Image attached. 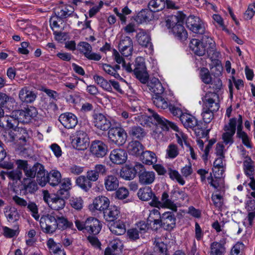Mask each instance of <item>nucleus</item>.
<instances>
[{"label": "nucleus", "instance_id": "f257e3e1", "mask_svg": "<svg viewBox=\"0 0 255 255\" xmlns=\"http://www.w3.org/2000/svg\"><path fill=\"white\" fill-rule=\"evenodd\" d=\"M75 224L78 230L94 235L98 234L102 227L101 222L92 217L87 218L85 221L76 220Z\"/></svg>", "mask_w": 255, "mask_h": 255}, {"label": "nucleus", "instance_id": "f03ea898", "mask_svg": "<svg viewBox=\"0 0 255 255\" xmlns=\"http://www.w3.org/2000/svg\"><path fill=\"white\" fill-rule=\"evenodd\" d=\"M168 28H171L173 34L179 39L184 40L187 38L188 34L183 25V22L179 21L177 16L172 17L166 21Z\"/></svg>", "mask_w": 255, "mask_h": 255}, {"label": "nucleus", "instance_id": "7ed1b4c3", "mask_svg": "<svg viewBox=\"0 0 255 255\" xmlns=\"http://www.w3.org/2000/svg\"><path fill=\"white\" fill-rule=\"evenodd\" d=\"M134 68L132 69L136 78L142 84H146L148 79L149 75L146 70L144 59L142 57H137L135 60Z\"/></svg>", "mask_w": 255, "mask_h": 255}, {"label": "nucleus", "instance_id": "20e7f679", "mask_svg": "<svg viewBox=\"0 0 255 255\" xmlns=\"http://www.w3.org/2000/svg\"><path fill=\"white\" fill-rule=\"evenodd\" d=\"M36 109L32 106L25 108L24 110H15L12 112L14 119L19 123H28L31 120L37 115Z\"/></svg>", "mask_w": 255, "mask_h": 255}, {"label": "nucleus", "instance_id": "39448f33", "mask_svg": "<svg viewBox=\"0 0 255 255\" xmlns=\"http://www.w3.org/2000/svg\"><path fill=\"white\" fill-rule=\"evenodd\" d=\"M108 135L110 142L118 145L124 144L126 141L127 132L122 127L110 128Z\"/></svg>", "mask_w": 255, "mask_h": 255}, {"label": "nucleus", "instance_id": "423d86ee", "mask_svg": "<svg viewBox=\"0 0 255 255\" xmlns=\"http://www.w3.org/2000/svg\"><path fill=\"white\" fill-rule=\"evenodd\" d=\"M39 223L41 230L46 234H52L55 232V212L50 214L43 215L39 220Z\"/></svg>", "mask_w": 255, "mask_h": 255}, {"label": "nucleus", "instance_id": "0eeeda50", "mask_svg": "<svg viewBox=\"0 0 255 255\" xmlns=\"http://www.w3.org/2000/svg\"><path fill=\"white\" fill-rule=\"evenodd\" d=\"M204 104L203 109L209 111L217 112L220 108L219 95L216 92H208L202 98Z\"/></svg>", "mask_w": 255, "mask_h": 255}, {"label": "nucleus", "instance_id": "6e6552de", "mask_svg": "<svg viewBox=\"0 0 255 255\" xmlns=\"http://www.w3.org/2000/svg\"><path fill=\"white\" fill-rule=\"evenodd\" d=\"M17 163L18 166L21 169L23 170L26 178L33 179L39 171H41V169L43 166L39 163H36L32 166H29L28 162L26 160H17Z\"/></svg>", "mask_w": 255, "mask_h": 255}, {"label": "nucleus", "instance_id": "1a4fd4ad", "mask_svg": "<svg viewBox=\"0 0 255 255\" xmlns=\"http://www.w3.org/2000/svg\"><path fill=\"white\" fill-rule=\"evenodd\" d=\"M186 25L193 32L203 34L205 31L204 22L198 16L190 15L187 19Z\"/></svg>", "mask_w": 255, "mask_h": 255}, {"label": "nucleus", "instance_id": "9d476101", "mask_svg": "<svg viewBox=\"0 0 255 255\" xmlns=\"http://www.w3.org/2000/svg\"><path fill=\"white\" fill-rule=\"evenodd\" d=\"M93 123L95 127L102 131H107L111 127L110 120L101 113H96L93 115Z\"/></svg>", "mask_w": 255, "mask_h": 255}, {"label": "nucleus", "instance_id": "9b49d317", "mask_svg": "<svg viewBox=\"0 0 255 255\" xmlns=\"http://www.w3.org/2000/svg\"><path fill=\"white\" fill-rule=\"evenodd\" d=\"M237 121L235 118L230 120L229 123L225 126L226 132L223 134L222 138L225 144H231L233 143V135L235 134L236 129Z\"/></svg>", "mask_w": 255, "mask_h": 255}, {"label": "nucleus", "instance_id": "f8f14e48", "mask_svg": "<svg viewBox=\"0 0 255 255\" xmlns=\"http://www.w3.org/2000/svg\"><path fill=\"white\" fill-rule=\"evenodd\" d=\"M72 142L77 149L84 150L89 145V138L85 132L82 130L77 131Z\"/></svg>", "mask_w": 255, "mask_h": 255}, {"label": "nucleus", "instance_id": "ddd939ff", "mask_svg": "<svg viewBox=\"0 0 255 255\" xmlns=\"http://www.w3.org/2000/svg\"><path fill=\"white\" fill-rule=\"evenodd\" d=\"M119 48L123 56L128 57L131 55L133 51V42L131 38L128 36L122 35L119 44Z\"/></svg>", "mask_w": 255, "mask_h": 255}, {"label": "nucleus", "instance_id": "4468645a", "mask_svg": "<svg viewBox=\"0 0 255 255\" xmlns=\"http://www.w3.org/2000/svg\"><path fill=\"white\" fill-rule=\"evenodd\" d=\"M79 51L88 60L99 61L102 56L100 54L93 52L91 45L87 42H80L78 44Z\"/></svg>", "mask_w": 255, "mask_h": 255}, {"label": "nucleus", "instance_id": "2eb2a0df", "mask_svg": "<svg viewBox=\"0 0 255 255\" xmlns=\"http://www.w3.org/2000/svg\"><path fill=\"white\" fill-rule=\"evenodd\" d=\"M142 167V164L136 162L134 166L127 165L125 168L120 172L121 176L124 179L130 180L133 179L136 173H138L140 168Z\"/></svg>", "mask_w": 255, "mask_h": 255}, {"label": "nucleus", "instance_id": "dca6fc26", "mask_svg": "<svg viewBox=\"0 0 255 255\" xmlns=\"http://www.w3.org/2000/svg\"><path fill=\"white\" fill-rule=\"evenodd\" d=\"M59 121L66 128H74L78 124L77 117L72 113L66 112L59 117Z\"/></svg>", "mask_w": 255, "mask_h": 255}, {"label": "nucleus", "instance_id": "f3484780", "mask_svg": "<svg viewBox=\"0 0 255 255\" xmlns=\"http://www.w3.org/2000/svg\"><path fill=\"white\" fill-rule=\"evenodd\" d=\"M149 112L152 114V116L157 122L159 126L164 130H168L170 128L175 131L178 130V127L173 123H172L165 118L160 117L157 113H155L152 110L148 109Z\"/></svg>", "mask_w": 255, "mask_h": 255}, {"label": "nucleus", "instance_id": "a211bd4d", "mask_svg": "<svg viewBox=\"0 0 255 255\" xmlns=\"http://www.w3.org/2000/svg\"><path fill=\"white\" fill-rule=\"evenodd\" d=\"M139 182L142 185H149L155 180V173L152 171L146 170L143 165L138 172Z\"/></svg>", "mask_w": 255, "mask_h": 255}, {"label": "nucleus", "instance_id": "6ab92c4d", "mask_svg": "<svg viewBox=\"0 0 255 255\" xmlns=\"http://www.w3.org/2000/svg\"><path fill=\"white\" fill-rule=\"evenodd\" d=\"M91 152L97 157H103L108 151L107 145L101 140H95L91 145Z\"/></svg>", "mask_w": 255, "mask_h": 255}, {"label": "nucleus", "instance_id": "aec40b11", "mask_svg": "<svg viewBox=\"0 0 255 255\" xmlns=\"http://www.w3.org/2000/svg\"><path fill=\"white\" fill-rule=\"evenodd\" d=\"M107 169L105 165L103 164H96L93 169L89 170L87 172L86 177L90 182H95L99 177V175H105Z\"/></svg>", "mask_w": 255, "mask_h": 255}, {"label": "nucleus", "instance_id": "412c9836", "mask_svg": "<svg viewBox=\"0 0 255 255\" xmlns=\"http://www.w3.org/2000/svg\"><path fill=\"white\" fill-rule=\"evenodd\" d=\"M127 153L124 149H115L111 151L110 159L112 163L116 164H123L127 160Z\"/></svg>", "mask_w": 255, "mask_h": 255}, {"label": "nucleus", "instance_id": "4be33fe9", "mask_svg": "<svg viewBox=\"0 0 255 255\" xmlns=\"http://www.w3.org/2000/svg\"><path fill=\"white\" fill-rule=\"evenodd\" d=\"M136 38L139 44L142 47L147 48L149 50L153 49L150 36L146 31L140 29L136 35Z\"/></svg>", "mask_w": 255, "mask_h": 255}, {"label": "nucleus", "instance_id": "5701e85b", "mask_svg": "<svg viewBox=\"0 0 255 255\" xmlns=\"http://www.w3.org/2000/svg\"><path fill=\"white\" fill-rule=\"evenodd\" d=\"M55 216L56 221L55 231L57 229L64 230L67 228H71L73 226V223L69 221L62 213L55 212Z\"/></svg>", "mask_w": 255, "mask_h": 255}, {"label": "nucleus", "instance_id": "b1692460", "mask_svg": "<svg viewBox=\"0 0 255 255\" xmlns=\"http://www.w3.org/2000/svg\"><path fill=\"white\" fill-rule=\"evenodd\" d=\"M0 127L4 128L12 129L16 130L17 128V122L14 119V116H0Z\"/></svg>", "mask_w": 255, "mask_h": 255}, {"label": "nucleus", "instance_id": "393cba45", "mask_svg": "<svg viewBox=\"0 0 255 255\" xmlns=\"http://www.w3.org/2000/svg\"><path fill=\"white\" fill-rule=\"evenodd\" d=\"M162 227L166 230L172 229L175 225L176 218L174 214L171 212H165L161 217Z\"/></svg>", "mask_w": 255, "mask_h": 255}, {"label": "nucleus", "instance_id": "a878e982", "mask_svg": "<svg viewBox=\"0 0 255 255\" xmlns=\"http://www.w3.org/2000/svg\"><path fill=\"white\" fill-rule=\"evenodd\" d=\"M202 42L204 45H205L209 56L213 55L212 58L218 56L219 53L216 51L215 42L211 37L207 35L203 36Z\"/></svg>", "mask_w": 255, "mask_h": 255}, {"label": "nucleus", "instance_id": "bb28decb", "mask_svg": "<svg viewBox=\"0 0 255 255\" xmlns=\"http://www.w3.org/2000/svg\"><path fill=\"white\" fill-rule=\"evenodd\" d=\"M147 86L150 92L154 93L155 95H160L163 94L164 88L157 78H153L149 82L147 81Z\"/></svg>", "mask_w": 255, "mask_h": 255}, {"label": "nucleus", "instance_id": "cd10ccee", "mask_svg": "<svg viewBox=\"0 0 255 255\" xmlns=\"http://www.w3.org/2000/svg\"><path fill=\"white\" fill-rule=\"evenodd\" d=\"M189 47L192 51L198 56H203L207 51L205 45L197 39H192L190 41Z\"/></svg>", "mask_w": 255, "mask_h": 255}, {"label": "nucleus", "instance_id": "c85d7f7f", "mask_svg": "<svg viewBox=\"0 0 255 255\" xmlns=\"http://www.w3.org/2000/svg\"><path fill=\"white\" fill-rule=\"evenodd\" d=\"M109 199L104 196H99L96 197L93 203L94 209L101 211H105L109 207Z\"/></svg>", "mask_w": 255, "mask_h": 255}, {"label": "nucleus", "instance_id": "c756f323", "mask_svg": "<svg viewBox=\"0 0 255 255\" xmlns=\"http://www.w3.org/2000/svg\"><path fill=\"white\" fill-rule=\"evenodd\" d=\"M22 189L24 191L25 193L32 194L38 190L37 182L32 179L24 178L22 182Z\"/></svg>", "mask_w": 255, "mask_h": 255}, {"label": "nucleus", "instance_id": "7c9ffc66", "mask_svg": "<svg viewBox=\"0 0 255 255\" xmlns=\"http://www.w3.org/2000/svg\"><path fill=\"white\" fill-rule=\"evenodd\" d=\"M180 120L185 128H193L198 126L197 120L192 115L184 113Z\"/></svg>", "mask_w": 255, "mask_h": 255}, {"label": "nucleus", "instance_id": "2f4dec72", "mask_svg": "<svg viewBox=\"0 0 255 255\" xmlns=\"http://www.w3.org/2000/svg\"><path fill=\"white\" fill-rule=\"evenodd\" d=\"M104 185L107 190L113 191L119 187V180L115 175H108L104 179Z\"/></svg>", "mask_w": 255, "mask_h": 255}, {"label": "nucleus", "instance_id": "473e14b6", "mask_svg": "<svg viewBox=\"0 0 255 255\" xmlns=\"http://www.w3.org/2000/svg\"><path fill=\"white\" fill-rule=\"evenodd\" d=\"M120 213V210L117 206H111L109 208H108L106 209V211H104V218L107 221L113 222L118 219Z\"/></svg>", "mask_w": 255, "mask_h": 255}, {"label": "nucleus", "instance_id": "72a5a7b5", "mask_svg": "<svg viewBox=\"0 0 255 255\" xmlns=\"http://www.w3.org/2000/svg\"><path fill=\"white\" fill-rule=\"evenodd\" d=\"M143 146L138 141H130L128 146V150L130 154L139 156L143 151Z\"/></svg>", "mask_w": 255, "mask_h": 255}, {"label": "nucleus", "instance_id": "f704fd0d", "mask_svg": "<svg viewBox=\"0 0 255 255\" xmlns=\"http://www.w3.org/2000/svg\"><path fill=\"white\" fill-rule=\"evenodd\" d=\"M19 98L22 102L31 103L35 100L36 95L33 92L28 90L26 87H24L20 90Z\"/></svg>", "mask_w": 255, "mask_h": 255}, {"label": "nucleus", "instance_id": "c9c22d12", "mask_svg": "<svg viewBox=\"0 0 255 255\" xmlns=\"http://www.w3.org/2000/svg\"><path fill=\"white\" fill-rule=\"evenodd\" d=\"M140 159L143 162L147 165H151L155 163L157 161L156 156L155 154L150 151H143L140 155Z\"/></svg>", "mask_w": 255, "mask_h": 255}, {"label": "nucleus", "instance_id": "e433bc0d", "mask_svg": "<svg viewBox=\"0 0 255 255\" xmlns=\"http://www.w3.org/2000/svg\"><path fill=\"white\" fill-rule=\"evenodd\" d=\"M154 18L153 12L149 9L141 10L137 15L136 21L140 23L151 21Z\"/></svg>", "mask_w": 255, "mask_h": 255}, {"label": "nucleus", "instance_id": "4c0bfd02", "mask_svg": "<svg viewBox=\"0 0 255 255\" xmlns=\"http://www.w3.org/2000/svg\"><path fill=\"white\" fill-rule=\"evenodd\" d=\"M153 103L158 108L165 110L168 109L169 105H171L167 98L164 97L163 95H154L152 98Z\"/></svg>", "mask_w": 255, "mask_h": 255}, {"label": "nucleus", "instance_id": "58836bf2", "mask_svg": "<svg viewBox=\"0 0 255 255\" xmlns=\"http://www.w3.org/2000/svg\"><path fill=\"white\" fill-rule=\"evenodd\" d=\"M113 56L117 63L122 64L123 69L127 72L130 73L132 72V68L130 63L129 62L127 63L119 52L115 49L113 50Z\"/></svg>", "mask_w": 255, "mask_h": 255}, {"label": "nucleus", "instance_id": "ea45409f", "mask_svg": "<svg viewBox=\"0 0 255 255\" xmlns=\"http://www.w3.org/2000/svg\"><path fill=\"white\" fill-rule=\"evenodd\" d=\"M210 255H224L226 252L224 244L214 242L211 244Z\"/></svg>", "mask_w": 255, "mask_h": 255}, {"label": "nucleus", "instance_id": "a19ab883", "mask_svg": "<svg viewBox=\"0 0 255 255\" xmlns=\"http://www.w3.org/2000/svg\"><path fill=\"white\" fill-rule=\"evenodd\" d=\"M171 194L173 198L180 202L187 203L189 201V197L188 194L185 192V189L183 190L174 189L171 191Z\"/></svg>", "mask_w": 255, "mask_h": 255}, {"label": "nucleus", "instance_id": "79ce46f5", "mask_svg": "<svg viewBox=\"0 0 255 255\" xmlns=\"http://www.w3.org/2000/svg\"><path fill=\"white\" fill-rule=\"evenodd\" d=\"M74 8L73 6L68 5L56 10L55 13L57 18L62 19L70 16L74 13Z\"/></svg>", "mask_w": 255, "mask_h": 255}, {"label": "nucleus", "instance_id": "37998d69", "mask_svg": "<svg viewBox=\"0 0 255 255\" xmlns=\"http://www.w3.org/2000/svg\"><path fill=\"white\" fill-rule=\"evenodd\" d=\"M109 228L112 233L118 236L123 235L126 232L125 225L120 221L112 224Z\"/></svg>", "mask_w": 255, "mask_h": 255}, {"label": "nucleus", "instance_id": "c03bdc74", "mask_svg": "<svg viewBox=\"0 0 255 255\" xmlns=\"http://www.w3.org/2000/svg\"><path fill=\"white\" fill-rule=\"evenodd\" d=\"M48 183L53 186L58 185L61 181V175L57 170H52L48 174Z\"/></svg>", "mask_w": 255, "mask_h": 255}, {"label": "nucleus", "instance_id": "a18cd8bd", "mask_svg": "<svg viewBox=\"0 0 255 255\" xmlns=\"http://www.w3.org/2000/svg\"><path fill=\"white\" fill-rule=\"evenodd\" d=\"M153 195V192L149 187H145L140 188L137 192V196L139 199L142 201L150 200Z\"/></svg>", "mask_w": 255, "mask_h": 255}, {"label": "nucleus", "instance_id": "49530a36", "mask_svg": "<svg viewBox=\"0 0 255 255\" xmlns=\"http://www.w3.org/2000/svg\"><path fill=\"white\" fill-rule=\"evenodd\" d=\"M99 66L102 68L107 74L113 76L114 78L123 81L124 79L122 78L120 74L116 71V69L110 65L105 63H99Z\"/></svg>", "mask_w": 255, "mask_h": 255}, {"label": "nucleus", "instance_id": "de8ad7c7", "mask_svg": "<svg viewBox=\"0 0 255 255\" xmlns=\"http://www.w3.org/2000/svg\"><path fill=\"white\" fill-rule=\"evenodd\" d=\"M128 132L129 135L132 138L139 139L143 138L145 135L144 129L139 126H133L130 128Z\"/></svg>", "mask_w": 255, "mask_h": 255}, {"label": "nucleus", "instance_id": "09e8293b", "mask_svg": "<svg viewBox=\"0 0 255 255\" xmlns=\"http://www.w3.org/2000/svg\"><path fill=\"white\" fill-rule=\"evenodd\" d=\"M65 205V199L55 195L49 203V207L53 210H59L64 208Z\"/></svg>", "mask_w": 255, "mask_h": 255}, {"label": "nucleus", "instance_id": "8fccbe9b", "mask_svg": "<svg viewBox=\"0 0 255 255\" xmlns=\"http://www.w3.org/2000/svg\"><path fill=\"white\" fill-rule=\"evenodd\" d=\"M162 206H164L171 209L173 211H177V206L174 202L169 198V195L167 192H164L162 194L161 201Z\"/></svg>", "mask_w": 255, "mask_h": 255}, {"label": "nucleus", "instance_id": "3c124183", "mask_svg": "<svg viewBox=\"0 0 255 255\" xmlns=\"http://www.w3.org/2000/svg\"><path fill=\"white\" fill-rule=\"evenodd\" d=\"M165 6L164 0H151L148 4V8L153 12L162 10Z\"/></svg>", "mask_w": 255, "mask_h": 255}, {"label": "nucleus", "instance_id": "603ef678", "mask_svg": "<svg viewBox=\"0 0 255 255\" xmlns=\"http://www.w3.org/2000/svg\"><path fill=\"white\" fill-rule=\"evenodd\" d=\"M76 183L85 191H88L92 186V183L85 176H80L77 177L76 180Z\"/></svg>", "mask_w": 255, "mask_h": 255}, {"label": "nucleus", "instance_id": "864d4df0", "mask_svg": "<svg viewBox=\"0 0 255 255\" xmlns=\"http://www.w3.org/2000/svg\"><path fill=\"white\" fill-rule=\"evenodd\" d=\"M244 172L248 177L254 176L255 169L253 166V162L250 157H246L243 163Z\"/></svg>", "mask_w": 255, "mask_h": 255}, {"label": "nucleus", "instance_id": "5fc2aeb1", "mask_svg": "<svg viewBox=\"0 0 255 255\" xmlns=\"http://www.w3.org/2000/svg\"><path fill=\"white\" fill-rule=\"evenodd\" d=\"M179 153L177 145L171 143L168 145L166 149L165 157L166 158L173 159L176 157Z\"/></svg>", "mask_w": 255, "mask_h": 255}, {"label": "nucleus", "instance_id": "6e6d98bb", "mask_svg": "<svg viewBox=\"0 0 255 255\" xmlns=\"http://www.w3.org/2000/svg\"><path fill=\"white\" fill-rule=\"evenodd\" d=\"M46 245L50 254L64 250L62 249V245L59 243L55 242L52 238H50L47 240Z\"/></svg>", "mask_w": 255, "mask_h": 255}, {"label": "nucleus", "instance_id": "4d7b16f0", "mask_svg": "<svg viewBox=\"0 0 255 255\" xmlns=\"http://www.w3.org/2000/svg\"><path fill=\"white\" fill-rule=\"evenodd\" d=\"M154 252L157 255H170L167 249V245L162 242H155Z\"/></svg>", "mask_w": 255, "mask_h": 255}, {"label": "nucleus", "instance_id": "13d9d810", "mask_svg": "<svg viewBox=\"0 0 255 255\" xmlns=\"http://www.w3.org/2000/svg\"><path fill=\"white\" fill-rule=\"evenodd\" d=\"M5 216L7 221L12 223L17 221L19 217L17 210L14 207H11L6 211Z\"/></svg>", "mask_w": 255, "mask_h": 255}, {"label": "nucleus", "instance_id": "bf43d9fd", "mask_svg": "<svg viewBox=\"0 0 255 255\" xmlns=\"http://www.w3.org/2000/svg\"><path fill=\"white\" fill-rule=\"evenodd\" d=\"M167 173L172 180H176L181 185L185 184V181L177 170L171 167H168L167 168Z\"/></svg>", "mask_w": 255, "mask_h": 255}, {"label": "nucleus", "instance_id": "052dcab7", "mask_svg": "<svg viewBox=\"0 0 255 255\" xmlns=\"http://www.w3.org/2000/svg\"><path fill=\"white\" fill-rule=\"evenodd\" d=\"M37 181L41 187L44 186L48 182V175H46L44 166L42 167L41 171H39L36 175Z\"/></svg>", "mask_w": 255, "mask_h": 255}, {"label": "nucleus", "instance_id": "680f3d73", "mask_svg": "<svg viewBox=\"0 0 255 255\" xmlns=\"http://www.w3.org/2000/svg\"><path fill=\"white\" fill-rule=\"evenodd\" d=\"M26 207L28 211L30 212L31 216L35 220L38 221L39 220L40 216L38 214V207L35 203L29 201Z\"/></svg>", "mask_w": 255, "mask_h": 255}, {"label": "nucleus", "instance_id": "e2e57ef3", "mask_svg": "<svg viewBox=\"0 0 255 255\" xmlns=\"http://www.w3.org/2000/svg\"><path fill=\"white\" fill-rule=\"evenodd\" d=\"M5 174L10 180L17 182L21 179L22 176V172L18 169L13 170L5 173Z\"/></svg>", "mask_w": 255, "mask_h": 255}, {"label": "nucleus", "instance_id": "0e129e2a", "mask_svg": "<svg viewBox=\"0 0 255 255\" xmlns=\"http://www.w3.org/2000/svg\"><path fill=\"white\" fill-rule=\"evenodd\" d=\"M161 215L159 212V208L152 209L149 210V214L147 219V224H151L152 221L161 218Z\"/></svg>", "mask_w": 255, "mask_h": 255}, {"label": "nucleus", "instance_id": "69168bd1", "mask_svg": "<svg viewBox=\"0 0 255 255\" xmlns=\"http://www.w3.org/2000/svg\"><path fill=\"white\" fill-rule=\"evenodd\" d=\"M200 77L202 82L206 84L212 82V78L210 73L207 68H203L200 71Z\"/></svg>", "mask_w": 255, "mask_h": 255}, {"label": "nucleus", "instance_id": "338daca9", "mask_svg": "<svg viewBox=\"0 0 255 255\" xmlns=\"http://www.w3.org/2000/svg\"><path fill=\"white\" fill-rule=\"evenodd\" d=\"M129 195L128 189L125 187H120L116 192V196L119 199L123 200L127 198Z\"/></svg>", "mask_w": 255, "mask_h": 255}, {"label": "nucleus", "instance_id": "774afa93", "mask_svg": "<svg viewBox=\"0 0 255 255\" xmlns=\"http://www.w3.org/2000/svg\"><path fill=\"white\" fill-rule=\"evenodd\" d=\"M71 206L76 210H80L83 207V201L81 198L72 197L70 199Z\"/></svg>", "mask_w": 255, "mask_h": 255}]
</instances>
